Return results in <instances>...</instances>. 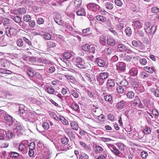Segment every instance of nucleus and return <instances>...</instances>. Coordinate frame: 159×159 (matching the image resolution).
I'll return each instance as SVG.
<instances>
[{
    "label": "nucleus",
    "instance_id": "obj_1",
    "mask_svg": "<svg viewBox=\"0 0 159 159\" xmlns=\"http://www.w3.org/2000/svg\"><path fill=\"white\" fill-rule=\"evenodd\" d=\"M106 144L111 152L116 156L120 157H124L125 155L113 144L106 143Z\"/></svg>",
    "mask_w": 159,
    "mask_h": 159
},
{
    "label": "nucleus",
    "instance_id": "obj_2",
    "mask_svg": "<svg viewBox=\"0 0 159 159\" xmlns=\"http://www.w3.org/2000/svg\"><path fill=\"white\" fill-rule=\"evenodd\" d=\"M16 123L13 125V127H15V128L13 129L14 132L17 133L18 136L23 135L25 134V128L24 127L20 125V123L17 121Z\"/></svg>",
    "mask_w": 159,
    "mask_h": 159
},
{
    "label": "nucleus",
    "instance_id": "obj_3",
    "mask_svg": "<svg viewBox=\"0 0 159 159\" xmlns=\"http://www.w3.org/2000/svg\"><path fill=\"white\" fill-rule=\"evenodd\" d=\"M75 65L78 67L85 69L87 67L84 60L80 57H77L75 59Z\"/></svg>",
    "mask_w": 159,
    "mask_h": 159
},
{
    "label": "nucleus",
    "instance_id": "obj_4",
    "mask_svg": "<svg viewBox=\"0 0 159 159\" xmlns=\"http://www.w3.org/2000/svg\"><path fill=\"white\" fill-rule=\"evenodd\" d=\"M4 117L5 120L6 121L7 123H8L9 126L13 127V125L17 122V121L9 114H5Z\"/></svg>",
    "mask_w": 159,
    "mask_h": 159
},
{
    "label": "nucleus",
    "instance_id": "obj_5",
    "mask_svg": "<svg viewBox=\"0 0 159 159\" xmlns=\"http://www.w3.org/2000/svg\"><path fill=\"white\" fill-rule=\"evenodd\" d=\"M107 90L110 92H113L115 88V82L114 80L110 79L107 80L106 83Z\"/></svg>",
    "mask_w": 159,
    "mask_h": 159
},
{
    "label": "nucleus",
    "instance_id": "obj_6",
    "mask_svg": "<svg viewBox=\"0 0 159 159\" xmlns=\"http://www.w3.org/2000/svg\"><path fill=\"white\" fill-rule=\"evenodd\" d=\"M87 8L90 11L94 12H98L100 8V7L94 3H90L87 4Z\"/></svg>",
    "mask_w": 159,
    "mask_h": 159
},
{
    "label": "nucleus",
    "instance_id": "obj_7",
    "mask_svg": "<svg viewBox=\"0 0 159 159\" xmlns=\"http://www.w3.org/2000/svg\"><path fill=\"white\" fill-rule=\"evenodd\" d=\"M5 33L8 37H11L16 34L17 31L15 28L7 27L5 28Z\"/></svg>",
    "mask_w": 159,
    "mask_h": 159
},
{
    "label": "nucleus",
    "instance_id": "obj_8",
    "mask_svg": "<svg viewBox=\"0 0 159 159\" xmlns=\"http://www.w3.org/2000/svg\"><path fill=\"white\" fill-rule=\"evenodd\" d=\"M27 143V141L26 140L22 141L19 145L18 148L19 152L23 154L25 153Z\"/></svg>",
    "mask_w": 159,
    "mask_h": 159
},
{
    "label": "nucleus",
    "instance_id": "obj_9",
    "mask_svg": "<svg viewBox=\"0 0 159 159\" xmlns=\"http://www.w3.org/2000/svg\"><path fill=\"white\" fill-rule=\"evenodd\" d=\"M47 66L48 69L47 71L49 73L52 74L56 70L57 67L56 65L52 61H50L49 63H48Z\"/></svg>",
    "mask_w": 159,
    "mask_h": 159
},
{
    "label": "nucleus",
    "instance_id": "obj_10",
    "mask_svg": "<svg viewBox=\"0 0 159 159\" xmlns=\"http://www.w3.org/2000/svg\"><path fill=\"white\" fill-rule=\"evenodd\" d=\"M54 19L55 21L59 25H61L62 24L61 21V16L58 12H55L54 16Z\"/></svg>",
    "mask_w": 159,
    "mask_h": 159
},
{
    "label": "nucleus",
    "instance_id": "obj_11",
    "mask_svg": "<svg viewBox=\"0 0 159 159\" xmlns=\"http://www.w3.org/2000/svg\"><path fill=\"white\" fill-rule=\"evenodd\" d=\"M117 69L122 71H124L125 70L126 64L122 62H119L116 65Z\"/></svg>",
    "mask_w": 159,
    "mask_h": 159
},
{
    "label": "nucleus",
    "instance_id": "obj_12",
    "mask_svg": "<svg viewBox=\"0 0 159 159\" xmlns=\"http://www.w3.org/2000/svg\"><path fill=\"white\" fill-rule=\"evenodd\" d=\"M126 103L125 101L123 100H121L116 103V107L119 110H122L124 108Z\"/></svg>",
    "mask_w": 159,
    "mask_h": 159
},
{
    "label": "nucleus",
    "instance_id": "obj_13",
    "mask_svg": "<svg viewBox=\"0 0 159 159\" xmlns=\"http://www.w3.org/2000/svg\"><path fill=\"white\" fill-rule=\"evenodd\" d=\"M132 22L133 23L132 25L134 26V28L136 27L140 29L143 26V24L139 20H132Z\"/></svg>",
    "mask_w": 159,
    "mask_h": 159
},
{
    "label": "nucleus",
    "instance_id": "obj_14",
    "mask_svg": "<svg viewBox=\"0 0 159 159\" xmlns=\"http://www.w3.org/2000/svg\"><path fill=\"white\" fill-rule=\"evenodd\" d=\"M109 30L114 35L117 36L118 38L121 39L123 38V32L122 31H119V33H118L112 28H110Z\"/></svg>",
    "mask_w": 159,
    "mask_h": 159
},
{
    "label": "nucleus",
    "instance_id": "obj_15",
    "mask_svg": "<svg viewBox=\"0 0 159 159\" xmlns=\"http://www.w3.org/2000/svg\"><path fill=\"white\" fill-rule=\"evenodd\" d=\"M133 104L134 106L138 107L141 106L142 104L140 98L136 96L134 100Z\"/></svg>",
    "mask_w": 159,
    "mask_h": 159
},
{
    "label": "nucleus",
    "instance_id": "obj_16",
    "mask_svg": "<svg viewBox=\"0 0 159 159\" xmlns=\"http://www.w3.org/2000/svg\"><path fill=\"white\" fill-rule=\"evenodd\" d=\"M116 145L118 148V149L121 151L125 150V145L121 142H119L116 143Z\"/></svg>",
    "mask_w": 159,
    "mask_h": 159
},
{
    "label": "nucleus",
    "instance_id": "obj_17",
    "mask_svg": "<svg viewBox=\"0 0 159 159\" xmlns=\"http://www.w3.org/2000/svg\"><path fill=\"white\" fill-rule=\"evenodd\" d=\"M157 29V26H153L151 28H149L148 29L146 28L145 31L147 34H153L156 31Z\"/></svg>",
    "mask_w": 159,
    "mask_h": 159
},
{
    "label": "nucleus",
    "instance_id": "obj_18",
    "mask_svg": "<svg viewBox=\"0 0 159 159\" xmlns=\"http://www.w3.org/2000/svg\"><path fill=\"white\" fill-rule=\"evenodd\" d=\"M129 73L132 76H136L138 74L137 68L135 67L131 68L129 71Z\"/></svg>",
    "mask_w": 159,
    "mask_h": 159
},
{
    "label": "nucleus",
    "instance_id": "obj_19",
    "mask_svg": "<svg viewBox=\"0 0 159 159\" xmlns=\"http://www.w3.org/2000/svg\"><path fill=\"white\" fill-rule=\"evenodd\" d=\"M37 61L39 62L47 65L49 63L50 61L45 57H41L38 59Z\"/></svg>",
    "mask_w": 159,
    "mask_h": 159
},
{
    "label": "nucleus",
    "instance_id": "obj_20",
    "mask_svg": "<svg viewBox=\"0 0 159 159\" xmlns=\"http://www.w3.org/2000/svg\"><path fill=\"white\" fill-rule=\"evenodd\" d=\"M35 72L32 68H29L27 70V74L28 76L31 77H33L34 76Z\"/></svg>",
    "mask_w": 159,
    "mask_h": 159
},
{
    "label": "nucleus",
    "instance_id": "obj_21",
    "mask_svg": "<svg viewBox=\"0 0 159 159\" xmlns=\"http://www.w3.org/2000/svg\"><path fill=\"white\" fill-rule=\"evenodd\" d=\"M95 147L94 148L95 151L97 153H101L104 151L103 148L99 145H95Z\"/></svg>",
    "mask_w": 159,
    "mask_h": 159
},
{
    "label": "nucleus",
    "instance_id": "obj_22",
    "mask_svg": "<svg viewBox=\"0 0 159 159\" xmlns=\"http://www.w3.org/2000/svg\"><path fill=\"white\" fill-rule=\"evenodd\" d=\"M5 134L6 137L8 139L12 138L14 135V134L13 132L10 130L8 131H6Z\"/></svg>",
    "mask_w": 159,
    "mask_h": 159
},
{
    "label": "nucleus",
    "instance_id": "obj_23",
    "mask_svg": "<svg viewBox=\"0 0 159 159\" xmlns=\"http://www.w3.org/2000/svg\"><path fill=\"white\" fill-rule=\"evenodd\" d=\"M76 13L78 16H85L86 12L85 10L83 8H81L76 11Z\"/></svg>",
    "mask_w": 159,
    "mask_h": 159
},
{
    "label": "nucleus",
    "instance_id": "obj_24",
    "mask_svg": "<svg viewBox=\"0 0 159 159\" xmlns=\"http://www.w3.org/2000/svg\"><path fill=\"white\" fill-rule=\"evenodd\" d=\"M151 92L156 97H159V89L152 88L150 89Z\"/></svg>",
    "mask_w": 159,
    "mask_h": 159
},
{
    "label": "nucleus",
    "instance_id": "obj_25",
    "mask_svg": "<svg viewBox=\"0 0 159 159\" xmlns=\"http://www.w3.org/2000/svg\"><path fill=\"white\" fill-rule=\"evenodd\" d=\"M118 49L120 52H124L127 50L126 47L124 45L120 44H119L117 46Z\"/></svg>",
    "mask_w": 159,
    "mask_h": 159
},
{
    "label": "nucleus",
    "instance_id": "obj_26",
    "mask_svg": "<svg viewBox=\"0 0 159 159\" xmlns=\"http://www.w3.org/2000/svg\"><path fill=\"white\" fill-rule=\"evenodd\" d=\"M20 116L26 121H30L31 119V117L29 113L28 114L26 113L24 115H20Z\"/></svg>",
    "mask_w": 159,
    "mask_h": 159
},
{
    "label": "nucleus",
    "instance_id": "obj_27",
    "mask_svg": "<svg viewBox=\"0 0 159 159\" xmlns=\"http://www.w3.org/2000/svg\"><path fill=\"white\" fill-rule=\"evenodd\" d=\"M105 5L106 8L109 10H112L113 8V3L109 2H105Z\"/></svg>",
    "mask_w": 159,
    "mask_h": 159
},
{
    "label": "nucleus",
    "instance_id": "obj_28",
    "mask_svg": "<svg viewBox=\"0 0 159 159\" xmlns=\"http://www.w3.org/2000/svg\"><path fill=\"white\" fill-rule=\"evenodd\" d=\"M126 96L127 98L131 99L134 96V93L132 91H129L126 93Z\"/></svg>",
    "mask_w": 159,
    "mask_h": 159
},
{
    "label": "nucleus",
    "instance_id": "obj_29",
    "mask_svg": "<svg viewBox=\"0 0 159 159\" xmlns=\"http://www.w3.org/2000/svg\"><path fill=\"white\" fill-rule=\"evenodd\" d=\"M96 20L102 22H105L106 20V18L102 16L98 15L96 16Z\"/></svg>",
    "mask_w": 159,
    "mask_h": 159
},
{
    "label": "nucleus",
    "instance_id": "obj_30",
    "mask_svg": "<svg viewBox=\"0 0 159 159\" xmlns=\"http://www.w3.org/2000/svg\"><path fill=\"white\" fill-rule=\"evenodd\" d=\"M108 76V73L105 72L101 73L99 76L100 78L103 79L104 80H105L107 78Z\"/></svg>",
    "mask_w": 159,
    "mask_h": 159
},
{
    "label": "nucleus",
    "instance_id": "obj_31",
    "mask_svg": "<svg viewBox=\"0 0 159 159\" xmlns=\"http://www.w3.org/2000/svg\"><path fill=\"white\" fill-rule=\"evenodd\" d=\"M82 4L81 0H75L74 4L75 7L76 9L80 7Z\"/></svg>",
    "mask_w": 159,
    "mask_h": 159
},
{
    "label": "nucleus",
    "instance_id": "obj_32",
    "mask_svg": "<svg viewBox=\"0 0 159 159\" xmlns=\"http://www.w3.org/2000/svg\"><path fill=\"white\" fill-rule=\"evenodd\" d=\"M70 125L73 129L76 131L78 129V126L75 121H73L71 122Z\"/></svg>",
    "mask_w": 159,
    "mask_h": 159
},
{
    "label": "nucleus",
    "instance_id": "obj_33",
    "mask_svg": "<svg viewBox=\"0 0 159 159\" xmlns=\"http://www.w3.org/2000/svg\"><path fill=\"white\" fill-rule=\"evenodd\" d=\"M112 49L111 47H106L104 50V53L107 55H110L112 53Z\"/></svg>",
    "mask_w": 159,
    "mask_h": 159
},
{
    "label": "nucleus",
    "instance_id": "obj_34",
    "mask_svg": "<svg viewBox=\"0 0 159 159\" xmlns=\"http://www.w3.org/2000/svg\"><path fill=\"white\" fill-rule=\"evenodd\" d=\"M98 66L100 67H103L105 65L104 61L101 59H98L97 61Z\"/></svg>",
    "mask_w": 159,
    "mask_h": 159
},
{
    "label": "nucleus",
    "instance_id": "obj_35",
    "mask_svg": "<svg viewBox=\"0 0 159 159\" xmlns=\"http://www.w3.org/2000/svg\"><path fill=\"white\" fill-rule=\"evenodd\" d=\"M107 43L111 46H114L115 44V41L113 39L109 38L107 40Z\"/></svg>",
    "mask_w": 159,
    "mask_h": 159
},
{
    "label": "nucleus",
    "instance_id": "obj_36",
    "mask_svg": "<svg viewBox=\"0 0 159 159\" xmlns=\"http://www.w3.org/2000/svg\"><path fill=\"white\" fill-rule=\"evenodd\" d=\"M47 46L49 48H52L55 47L56 46L55 43L53 41H49L47 43Z\"/></svg>",
    "mask_w": 159,
    "mask_h": 159
},
{
    "label": "nucleus",
    "instance_id": "obj_37",
    "mask_svg": "<svg viewBox=\"0 0 159 159\" xmlns=\"http://www.w3.org/2000/svg\"><path fill=\"white\" fill-rule=\"evenodd\" d=\"M6 131L3 129L0 130V140H3L5 139Z\"/></svg>",
    "mask_w": 159,
    "mask_h": 159
},
{
    "label": "nucleus",
    "instance_id": "obj_38",
    "mask_svg": "<svg viewBox=\"0 0 159 159\" xmlns=\"http://www.w3.org/2000/svg\"><path fill=\"white\" fill-rule=\"evenodd\" d=\"M128 83L127 81L125 79H123V80L121 81L120 82L118 83V86L121 85V86H125L127 85Z\"/></svg>",
    "mask_w": 159,
    "mask_h": 159
},
{
    "label": "nucleus",
    "instance_id": "obj_39",
    "mask_svg": "<svg viewBox=\"0 0 159 159\" xmlns=\"http://www.w3.org/2000/svg\"><path fill=\"white\" fill-rule=\"evenodd\" d=\"M125 33L126 35L128 36H130L132 34V31L131 28L129 27H126L125 30Z\"/></svg>",
    "mask_w": 159,
    "mask_h": 159
},
{
    "label": "nucleus",
    "instance_id": "obj_40",
    "mask_svg": "<svg viewBox=\"0 0 159 159\" xmlns=\"http://www.w3.org/2000/svg\"><path fill=\"white\" fill-rule=\"evenodd\" d=\"M23 105H21L19 107L18 112L20 114V115H24L25 114V111L23 108Z\"/></svg>",
    "mask_w": 159,
    "mask_h": 159
},
{
    "label": "nucleus",
    "instance_id": "obj_41",
    "mask_svg": "<svg viewBox=\"0 0 159 159\" xmlns=\"http://www.w3.org/2000/svg\"><path fill=\"white\" fill-rule=\"evenodd\" d=\"M148 75L146 71H143L140 73V76L141 78L145 79H147Z\"/></svg>",
    "mask_w": 159,
    "mask_h": 159
},
{
    "label": "nucleus",
    "instance_id": "obj_42",
    "mask_svg": "<svg viewBox=\"0 0 159 159\" xmlns=\"http://www.w3.org/2000/svg\"><path fill=\"white\" fill-rule=\"evenodd\" d=\"M116 90L117 92L119 94H122L124 91V88L120 85L119 86L116 88Z\"/></svg>",
    "mask_w": 159,
    "mask_h": 159
},
{
    "label": "nucleus",
    "instance_id": "obj_43",
    "mask_svg": "<svg viewBox=\"0 0 159 159\" xmlns=\"http://www.w3.org/2000/svg\"><path fill=\"white\" fill-rule=\"evenodd\" d=\"M29 60L32 63H35L36 62V57H30L29 56L26 57V61Z\"/></svg>",
    "mask_w": 159,
    "mask_h": 159
},
{
    "label": "nucleus",
    "instance_id": "obj_44",
    "mask_svg": "<svg viewBox=\"0 0 159 159\" xmlns=\"http://www.w3.org/2000/svg\"><path fill=\"white\" fill-rule=\"evenodd\" d=\"M70 93L72 96L75 98H77L79 97V95L77 91L74 89L70 90Z\"/></svg>",
    "mask_w": 159,
    "mask_h": 159
},
{
    "label": "nucleus",
    "instance_id": "obj_45",
    "mask_svg": "<svg viewBox=\"0 0 159 159\" xmlns=\"http://www.w3.org/2000/svg\"><path fill=\"white\" fill-rule=\"evenodd\" d=\"M16 43L17 45L19 47H22L24 44L23 39H18Z\"/></svg>",
    "mask_w": 159,
    "mask_h": 159
},
{
    "label": "nucleus",
    "instance_id": "obj_46",
    "mask_svg": "<svg viewBox=\"0 0 159 159\" xmlns=\"http://www.w3.org/2000/svg\"><path fill=\"white\" fill-rule=\"evenodd\" d=\"M124 22H119L117 25L116 27L117 29L119 31H121L124 27Z\"/></svg>",
    "mask_w": 159,
    "mask_h": 159
},
{
    "label": "nucleus",
    "instance_id": "obj_47",
    "mask_svg": "<svg viewBox=\"0 0 159 159\" xmlns=\"http://www.w3.org/2000/svg\"><path fill=\"white\" fill-rule=\"evenodd\" d=\"M82 48L85 51L88 52L90 49V47L89 44H84L83 45Z\"/></svg>",
    "mask_w": 159,
    "mask_h": 159
},
{
    "label": "nucleus",
    "instance_id": "obj_48",
    "mask_svg": "<svg viewBox=\"0 0 159 159\" xmlns=\"http://www.w3.org/2000/svg\"><path fill=\"white\" fill-rule=\"evenodd\" d=\"M105 100L107 102H111L112 100V97L110 95H106L104 96Z\"/></svg>",
    "mask_w": 159,
    "mask_h": 159
},
{
    "label": "nucleus",
    "instance_id": "obj_49",
    "mask_svg": "<svg viewBox=\"0 0 159 159\" xmlns=\"http://www.w3.org/2000/svg\"><path fill=\"white\" fill-rule=\"evenodd\" d=\"M71 108L75 111H77L79 109L78 105L77 103H73L70 106Z\"/></svg>",
    "mask_w": 159,
    "mask_h": 159
},
{
    "label": "nucleus",
    "instance_id": "obj_50",
    "mask_svg": "<svg viewBox=\"0 0 159 159\" xmlns=\"http://www.w3.org/2000/svg\"><path fill=\"white\" fill-rule=\"evenodd\" d=\"M9 155L12 158H17L19 156V154L17 152H12L9 153Z\"/></svg>",
    "mask_w": 159,
    "mask_h": 159
},
{
    "label": "nucleus",
    "instance_id": "obj_51",
    "mask_svg": "<svg viewBox=\"0 0 159 159\" xmlns=\"http://www.w3.org/2000/svg\"><path fill=\"white\" fill-rule=\"evenodd\" d=\"M35 143L34 142H31L28 145V147L30 150H34L35 149Z\"/></svg>",
    "mask_w": 159,
    "mask_h": 159
},
{
    "label": "nucleus",
    "instance_id": "obj_52",
    "mask_svg": "<svg viewBox=\"0 0 159 159\" xmlns=\"http://www.w3.org/2000/svg\"><path fill=\"white\" fill-rule=\"evenodd\" d=\"M69 141V139L67 138L64 137L61 139V143L64 145H67Z\"/></svg>",
    "mask_w": 159,
    "mask_h": 159
},
{
    "label": "nucleus",
    "instance_id": "obj_53",
    "mask_svg": "<svg viewBox=\"0 0 159 159\" xmlns=\"http://www.w3.org/2000/svg\"><path fill=\"white\" fill-rule=\"evenodd\" d=\"M151 130L150 128L147 126H146L145 127L144 130V133L145 134H150L151 132Z\"/></svg>",
    "mask_w": 159,
    "mask_h": 159
},
{
    "label": "nucleus",
    "instance_id": "obj_54",
    "mask_svg": "<svg viewBox=\"0 0 159 159\" xmlns=\"http://www.w3.org/2000/svg\"><path fill=\"white\" fill-rule=\"evenodd\" d=\"M12 19L15 21L17 23L19 24L21 22V18L19 16H16L14 17Z\"/></svg>",
    "mask_w": 159,
    "mask_h": 159
},
{
    "label": "nucleus",
    "instance_id": "obj_55",
    "mask_svg": "<svg viewBox=\"0 0 159 159\" xmlns=\"http://www.w3.org/2000/svg\"><path fill=\"white\" fill-rule=\"evenodd\" d=\"M151 11L153 13H157L159 11V8L157 7H154L151 8Z\"/></svg>",
    "mask_w": 159,
    "mask_h": 159
},
{
    "label": "nucleus",
    "instance_id": "obj_56",
    "mask_svg": "<svg viewBox=\"0 0 159 159\" xmlns=\"http://www.w3.org/2000/svg\"><path fill=\"white\" fill-rule=\"evenodd\" d=\"M96 79L99 85H102L104 83L105 80L103 79L100 78L99 76L96 77Z\"/></svg>",
    "mask_w": 159,
    "mask_h": 159
},
{
    "label": "nucleus",
    "instance_id": "obj_57",
    "mask_svg": "<svg viewBox=\"0 0 159 159\" xmlns=\"http://www.w3.org/2000/svg\"><path fill=\"white\" fill-rule=\"evenodd\" d=\"M79 159H89V156L86 154L83 153L80 155Z\"/></svg>",
    "mask_w": 159,
    "mask_h": 159
},
{
    "label": "nucleus",
    "instance_id": "obj_58",
    "mask_svg": "<svg viewBox=\"0 0 159 159\" xmlns=\"http://www.w3.org/2000/svg\"><path fill=\"white\" fill-rule=\"evenodd\" d=\"M71 54L70 52H64L63 54V56L66 59H69L71 57Z\"/></svg>",
    "mask_w": 159,
    "mask_h": 159
},
{
    "label": "nucleus",
    "instance_id": "obj_59",
    "mask_svg": "<svg viewBox=\"0 0 159 159\" xmlns=\"http://www.w3.org/2000/svg\"><path fill=\"white\" fill-rule=\"evenodd\" d=\"M114 2L116 5L119 7H121L123 3L121 0H114Z\"/></svg>",
    "mask_w": 159,
    "mask_h": 159
},
{
    "label": "nucleus",
    "instance_id": "obj_60",
    "mask_svg": "<svg viewBox=\"0 0 159 159\" xmlns=\"http://www.w3.org/2000/svg\"><path fill=\"white\" fill-rule=\"evenodd\" d=\"M43 37L46 39L49 40L51 39V36L49 33H46L43 34Z\"/></svg>",
    "mask_w": 159,
    "mask_h": 159
},
{
    "label": "nucleus",
    "instance_id": "obj_61",
    "mask_svg": "<svg viewBox=\"0 0 159 159\" xmlns=\"http://www.w3.org/2000/svg\"><path fill=\"white\" fill-rule=\"evenodd\" d=\"M46 91L49 94H52L55 92V90L54 89L51 87L47 88Z\"/></svg>",
    "mask_w": 159,
    "mask_h": 159
},
{
    "label": "nucleus",
    "instance_id": "obj_62",
    "mask_svg": "<svg viewBox=\"0 0 159 159\" xmlns=\"http://www.w3.org/2000/svg\"><path fill=\"white\" fill-rule=\"evenodd\" d=\"M18 12L20 14H23L26 12V11L25 8L23 7H21L18 9Z\"/></svg>",
    "mask_w": 159,
    "mask_h": 159
},
{
    "label": "nucleus",
    "instance_id": "obj_63",
    "mask_svg": "<svg viewBox=\"0 0 159 159\" xmlns=\"http://www.w3.org/2000/svg\"><path fill=\"white\" fill-rule=\"evenodd\" d=\"M31 19V16L29 15H25L24 17V20L26 22L29 21Z\"/></svg>",
    "mask_w": 159,
    "mask_h": 159
},
{
    "label": "nucleus",
    "instance_id": "obj_64",
    "mask_svg": "<svg viewBox=\"0 0 159 159\" xmlns=\"http://www.w3.org/2000/svg\"><path fill=\"white\" fill-rule=\"evenodd\" d=\"M44 21V20L42 18H39L37 20V23L38 24L40 25L43 23Z\"/></svg>",
    "mask_w": 159,
    "mask_h": 159
}]
</instances>
